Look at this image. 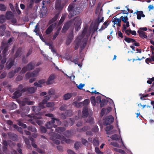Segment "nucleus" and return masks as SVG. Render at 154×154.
I'll list each match as a JSON object with an SVG mask.
<instances>
[{
  "label": "nucleus",
  "mask_w": 154,
  "mask_h": 154,
  "mask_svg": "<svg viewBox=\"0 0 154 154\" xmlns=\"http://www.w3.org/2000/svg\"><path fill=\"white\" fill-rule=\"evenodd\" d=\"M23 86L22 85H20L18 86L17 90L15 91L13 94V96L12 97L13 99H17L22 95V93H24L23 92Z\"/></svg>",
  "instance_id": "1"
},
{
  "label": "nucleus",
  "mask_w": 154,
  "mask_h": 154,
  "mask_svg": "<svg viewBox=\"0 0 154 154\" xmlns=\"http://www.w3.org/2000/svg\"><path fill=\"white\" fill-rule=\"evenodd\" d=\"M75 9H76V8H74V5L73 4H70L68 8V10L69 12V16L70 17H72L74 16V15H75L79 14V12L76 11L75 10Z\"/></svg>",
  "instance_id": "2"
},
{
  "label": "nucleus",
  "mask_w": 154,
  "mask_h": 154,
  "mask_svg": "<svg viewBox=\"0 0 154 154\" xmlns=\"http://www.w3.org/2000/svg\"><path fill=\"white\" fill-rule=\"evenodd\" d=\"M74 24L75 25V28L76 31H78L80 29V25L82 23L81 20L79 17H77L75 18L74 20Z\"/></svg>",
  "instance_id": "3"
},
{
  "label": "nucleus",
  "mask_w": 154,
  "mask_h": 154,
  "mask_svg": "<svg viewBox=\"0 0 154 154\" xmlns=\"http://www.w3.org/2000/svg\"><path fill=\"white\" fill-rule=\"evenodd\" d=\"M104 125H110L113 122L114 118L112 115H110L105 117L104 118Z\"/></svg>",
  "instance_id": "4"
},
{
  "label": "nucleus",
  "mask_w": 154,
  "mask_h": 154,
  "mask_svg": "<svg viewBox=\"0 0 154 154\" xmlns=\"http://www.w3.org/2000/svg\"><path fill=\"white\" fill-rule=\"evenodd\" d=\"M44 114V112H39L36 113L35 115L32 114V115H28L27 116L31 119H40L42 118V116Z\"/></svg>",
  "instance_id": "5"
},
{
  "label": "nucleus",
  "mask_w": 154,
  "mask_h": 154,
  "mask_svg": "<svg viewBox=\"0 0 154 154\" xmlns=\"http://www.w3.org/2000/svg\"><path fill=\"white\" fill-rule=\"evenodd\" d=\"M36 89L37 88L35 87L30 88L26 87L23 88L22 91L23 92H27L29 93L33 94L35 92Z\"/></svg>",
  "instance_id": "6"
},
{
  "label": "nucleus",
  "mask_w": 154,
  "mask_h": 154,
  "mask_svg": "<svg viewBox=\"0 0 154 154\" xmlns=\"http://www.w3.org/2000/svg\"><path fill=\"white\" fill-rule=\"evenodd\" d=\"M56 78V75L54 74H52L50 75L47 81L46 82L47 85H50L53 83L54 80Z\"/></svg>",
  "instance_id": "7"
},
{
  "label": "nucleus",
  "mask_w": 154,
  "mask_h": 154,
  "mask_svg": "<svg viewBox=\"0 0 154 154\" xmlns=\"http://www.w3.org/2000/svg\"><path fill=\"white\" fill-rule=\"evenodd\" d=\"M39 72L38 70H36L31 73L28 72L26 74V77L27 78L29 79L32 77H36Z\"/></svg>",
  "instance_id": "8"
},
{
  "label": "nucleus",
  "mask_w": 154,
  "mask_h": 154,
  "mask_svg": "<svg viewBox=\"0 0 154 154\" xmlns=\"http://www.w3.org/2000/svg\"><path fill=\"white\" fill-rule=\"evenodd\" d=\"M71 24V22L70 21L67 22L65 23L62 30V32H65L69 29Z\"/></svg>",
  "instance_id": "9"
},
{
  "label": "nucleus",
  "mask_w": 154,
  "mask_h": 154,
  "mask_svg": "<svg viewBox=\"0 0 154 154\" xmlns=\"http://www.w3.org/2000/svg\"><path fill=\"white\" fill-rule=\"evenodd\" d=\"M56 137L58 139H60L61 137V140L65 142L66 143H70L72 142V140L69 139H66V138L64 137L63 136H62V137L59 134H56Z\"/></svg>",
  "instance_id": "10"
},
{
  "label": "nucleus",
  "mask_w": 154,
  "mask_h": 154,
  "mask_svg": "<svg viewBox=\"0 0 154 154\" xmlns=\"http://www.w3.org/2000/svg\"><path fill=\"white\" fill-rule=\"evenodd\" d=\"M56 24L55 23L50 25L45 31V33L47 35L50 34L53 30V29L56 26Z\"/></svg>",
  "instance_id": "11"
},
{
  "label": "nucleus",
  "mask_w": 154,
  "mask_h": 154,
  "mask_svg": "<svg viewBox=\"0 0 154 154\" xmlns=\"http://www.w3.org/2000/svg\"><path fill=\"white\" fill-rule=\"evenodd\" d=\"M103 19L104 18L103 17L101 19H100V17L99 16L98 18L95 20L94 22V26L98 27L100 23L103 21Z\"/></svg>",
  "instance_id": "12"
},
{
  "label": "nucleus",
  "mask_w": 154,
  "mask_h": 154,
  "mask_svg": "<svg viewBox=\"0 0 154 154\" xmlns=\"http://www.w3.org/2000/svg\"><path fill=\"white\" fill-rule=\"evenodd\" d=\"M113 127L112 125L106 127L105 128V130L106 131V134H111L114 133V131H111L113 129Z\"/></svg>",
  "instance_id": "13"
},
{
  "label": "nucleus",
  "mask_w": 154,
  "mask_h": 154,
  "mask_svg": "<svg viewBox=\"0 0 154 154\" xmlns=\"http://www.w3.org/2000/svg\"><path fill=\"white\" fill-rule=\"evenodd\" d=\"M8 137L13 141L16 140L17 138V135L11 132H9L8 133Z\"/></svg>",
  "instance_id": "14"
},
{
  "label": "nucleus",
  "mask_w": 154,
  "mask_h": 154,
  "mask_svg": "<svg viewBox=\"0 0 154 154\" xmlns=\"http://www.w3.org/2000/svg\"><path fill=\"white\" fill-rule=\"evenodd\" d=\"M89 115L88 108L86 107H84L82 110V117L83 118L87 117Z\"/></svg>",
  "instance_id": "15"
},
{
  "label": "nucleus",
  "mask_w": 154,
  "mask_h": 154,
  "mask_svg": "<svg viewBox=\"0 0 154 154\" xmlns=\"http://www.w3.org/2000/svg\"><path fill=\"white\" fill-rule=\"evenodd\" d=\"M14 17V15L12 12L11 11H7L5 14V18L8 20H9L12 19Z\"/></svg>",
  "instance_id": "16"
},
{
  "label": "nucleus",
  "mask_w": 154,
  "mask_h": 154,
  "mask_svg": "<svg viewBox=\"0 0 154 154\" xmlns=\"http://www.w3.org/2000/svg\"><path fill=\"white\" fill-rule=\"evenodd\" d=\"M137 33L139 34V35L140 38L143 39L144 38H147V36L145 35L146 32L143 31L138 30Z\"/></svg>",
  "instance_id": "17"
},
{
  "label": "nucleus",
  "mask_w": 154,
  "mask_h": 154,
  "mask_svg": "<svg viewBox=\"0 0 154 154\" xmlns=\"http://www.w3.org/2000/svg\"><path fill=\"white\" fill-rule=\"evenodd\" d=\"M35 65L34 62H31L29 63L26 66L28 71H30L34 68Z\"/></svg>",
  "instance_id": "18"
},
{
  "label": "nucleus",
  "mask_w": 154,
  "mask_h": 154,
  "mask_svg": "<svg viewBox=\"0 0 154 154\" xmlns=\"http://www.w3.org/2000/svg\"><path fill=\"white\" fill-rule=\"evenodd\" d=\"M73 38V35L72 33H70L68 36L67 40L66 43L67 45H69L71 42Z\"/></svg>",
  "instance_id": "19"
},
{
  "label": "nucleus",
  "mask_w": 154,
  "mask_h": 154,
  "mask_svg": "<svg viewBox=\"0 0 154 154\" xmlns=\"http://www.w3.org/2000/svg\"><path fill=\"white\" fill-rule=\"evenodd\" d=\"M87 31V27H85L82 32V33L80 35H79L78 37V38L80 40L82 39L85 36Z\"/></svg>",
  "instance_id": "20"
},
{
  "label": "nucleus",
  "mask_w": 154,
  "mask_h": 154,
  "mask_svg": "<svg viewBox=\"0 0 154 154\" xmlns=\"http://www.w3.org/2000/svg\"><path fill=\"white\" fill-rule=\"evenodd\" d=\"M59 13H58L56 14L53 18L49 20V24H51L59 18Z\"/></svg>",
  "instance_id": "21"
},
{
  "label": "nucleus",
  "mask_w": 154,
  "mask_h": 154,
  "mask_svg": "<svg viewBox=\"0 0 154 154\" xmlns=\"http://www.w3.org/2000/svg\"><path fill=\"white\" fill-rule=\"evenodd\" d=\"M137 18L138 20H140L141 18V17H144L145 15L143 14V11H138L137 12Z\"/></svg>",
  "instance_id": "22"
},
{
  "label": "nucleus",
  "mask_w": 154,
  "mask_h": 154,
  "mask_svg": "<svg viewBox=\"0 0 154 154\" xmlns=\"http://www.w3.org/2000/svg\"><path fill=\"white\" fill-rule=\"evenodd\" d=\"M74 94L72 93H67L65 94L63 96V99L66 100L69 99Z\"/></svg>",
  "instance_id": "23"
},
{
  "label": "nucleus",
  "mask_w": 154,
  "mask_h": 154,
  "mask_svg": "<svg viewBox=\"0 0 154 154\" xmlns=\"http://www.w3.org/2000/svg\"><path fill=\"white\" fill-rule=\"evenodd\" d=\"M53 124L50 122L49 121L45 125V126L47 128V129H50L51 131L52 132L54 131L52 128V126Z\"/></svg>",
  "instance_id": "24"
},
{
  "label": "nucleus",
  "mask_w": 154,
  "mask_h": 154,
  "mask_svg": "<svg viewBox=\"0 0 154 154\" xmlns=\"http://www.w3.org/2000/svg\"><path fill=\"white\" fill-rule=\"evenodd\" d=\"M65 130V128L64 127H59L55 129V131L57 133H61Z\"/></svg>",
  "instance_id": "25"
},
{
  "label": "nucleus",
  "mask_w": 154,
  "mask_h": 154,
  "mask_svg": "<svg viewBox=\"0 0 154 154\" xmlns=\"http://www.w3.org/2000/svg\"><path fill=\"white\" fill-rule=\"evenodd\" d=\"M128 32H129L130 33H131L133 35H136L137 34L136 32L134 30L132 31L131 29H127V30H125V33L128 35H130V33H128Z\"/></svg>",
  "instance_id": "26"
},
{
  "label": "nucleus",
  "mask_w": 154,
  "mask_h": 154,
  "mask_svg": "<svg viewBox=\"0 0 154 154\" xmlns=\"http://www.w3.org/2000/svg\"><path fill=\"white\" fill-rule=\"evenodd\" d=\"M21 48H19L17 50L15 54L14 55V58L15 59L17 58V57H20L21 56Z\"/></svg>",
  "instance_id": "27"
},
{
  "label": "nucleus",
  "mask_w": 154,
  "mask_h": 154,
  "mask_svg": "<svg viewBox=\"0 0 154 154\" xmlns=\"http://www.w3.org/2000/svg\"><path fill=\"white\" fill-rule=\"evenodd\" d=\"M32 110L33 112H36L41 110L40 107L38 106H32Z\"/></svg>",
  "instance_id": "28"
},
{
  "label": "nucleus",
  "mask_w": 154,
  "mask_h": 154,
  "mask_svg": "<svg viewBox=\"0 0 154 154\" xmlns=\"http://www.w3.org/2000/svg\"><path fill=\"white\" fill-rule=\"evenodd\" d=\"M10 60L9 63L6 66V68L8 69H10L12 67L14 62V60H12L11 59V60Z\"/></svg>",
  "instance_id": "29"
},
{
  "label": "nucleus",
  "mask_w": 154,
  "mask_h": 154,
  "mask_svg": "<svg viewBox=\"0 0 154 154\" xmlns=\"http://www.w3.org/2000/svg\"><path fill=\"white\" fill-rule=\"evenodd\" d=\"M27 129L29 131H31L33 132H36L37 130L35 127L32 126H29L27 128Z\"/></svg>",
  "instance_id": "30"
},
{
  "label": "nucleus",
  "mask_w": 154,
  "mask_h": 154,
  "mask_svg": "<svg viewBox=\"0 0 154 154\" xmlns=\"http://www.w3.org/2000/svg\"><path fill=\"white\" fill-rule=\"evenodd\" d=\"M6 56H3V57L0 55V60H1V63L2 64H4L6 61Z\"/></svg>",
  "instance_id": "31"
},
{
  "label": "nucleus",
  "mask_w": 154,
  "mask_h": 154,
  "mask_svg": "<svg viewBox=\"0 0 154 154\" xmlns=\"http://www.w3.org/2000/svg\"><path fill=\"white\" fill-rule=\"evenodd\" d=\"M23 137L24 139L25 143L27 145V147L29 149L30 147H31V146L29 143V139L28 138H25L24 136H23Z\"/></svg>",
  "instance_id": "32"
},
{
  "label": "nucleus",
  "mask_w": 154,
  "mask_h": 154,
  "mask_svg": "<svg viewBox=\"0 0 154 154\" xmlns=\"http://www.w3.org/2000/svg\"><path fill=\"white\" fill-rule=\"evenodd\" d=\"M90 127L89 126H86L83 127L82 128L79 129V130L77 129V131H85L90 129Z\"/></svg>",
  "instance_id": "33"
},
{
  "label": "nucleus",
  "mask_w": 154,
  "mask_h": 154,
  "mask_svg": "<svg viewBox=\"0 0 154 154\" xmlns=\"http://www.w3.org/2000/svg\"><path fill=\"white\" fill-rule=\"evenodd\" d=\"M17 124L24 128H26L27 127L26 125L23 123L20 120L17 121Z\"/></svg>",
  "instance_id": "34"
},
{
  "label": "nucleus",
  "mask_w": 154,
  "mask_h": 154,
  "mask_svg": "<svg viewBox=\"0 0 154 154\" xmlns=\"http://www.w3.org/2000/svg\"><path fill=\"white\" fill-rule=\"evenodd\" d=\"M108 101L106 100L105 99H103L100 102V106L101 107L104 106L107 104Z\"/></svg>",
  "instance_id": "35"
},
{
  "label": "nucleus",
  "mask_w": 154,
  "mask_h": 154,
  "mask_svg": "<svg viewBox=\"0 0 154 154\" xmlns=\"http://www.w3.org/2000/svg\"><path fill=\"white\" fill-rule=\"evenodd\" d=\"M9 46H7L5 48L2 52V54L3 56H7V52L9 49Z\"/></svg>",
  "instance_id": "36"
},
{
  "label": "nucleus",
  "mask_w": 154,
  "mask_h": 154,
  "mask_svg": "<svg viewBox=\"0 0 154 154\" xmlns=\"http://www.w3.org/2000/svg\"><path fill=\"white\" fill-rule=\"evenodd\" d=\"M5 17L3 15H0V23H3L5 21Z\"/></svg>",
  "instance_id": "37"
},
{
  "label": "nucleus",
  "mask_w": 154,
  "mask_h": 154,
  "mask_svg": "<svg viewBox=\"0 0 154 154\" xmlns=\"http://www.w3.org/2000/svg\"><path fill=\"white\" fill-rule=\"evenodd\" d=\"M48 94L50 96L54 95L55 94V90L52 88H51L48 91Z\"/></svg>",
  "instance_id": "38"
},
{
  "label": "nucleus",
  "mask_w": 154,
  "mask_h": 154,
  "mask_svg": "<svg viewBox=\"0 0 154 154\" xmlns=\"http://www.w3.org/2000/svg\"><path fill=\"white\" fill-rule=\"evenodd\" d=\"M65 18L66 16L65 15H62V17L59 22L58 24V26H59L63 22L65 19Z\"/></svg>",
  "instance_id": "39"
},
{
  "label": "nucleus",
  "mask_w": 154,
  "mask_h": 154,
  "mask_svg": "<svg viewBox=\"0 0 154 154\" xmlns=\"http://www.w3.org/2000/svg\"><path fill=\"white\" fill-rule=\"evenodd\" d=\"M99 142L97 138H94L93 141V145L95 146H97L99 145Z\"/></svg>",
  "instance_id": "40"
},
{
  "label": "nucleus",
  "mask_w": 154,
  "mask_h": 154,
  "mask_svg": "<svg viewBox=\"0 0 154 154\" xmlns=\"http://www.w3.org/2000/svg\"><path fill=\"white\" fill-rule=\"evenodd\" d=\"M15 74L14 71H12L8 73V77L10 79Z\"/></svg>",
  "instance_id": "41"
},
{
  "label": "nucleus",
  "mask_w": 154,
  "mask_h": 154,
  "mask_svg": "<svg viewBox=\"0 0 154 154\" xmlns=\"http://www.w3.org/2000/svg\"><path fill=\"white\" fill-rule=\"evenodd\" d=\"M110 138L112 139L116 140H118L119 139V136L116 134H115L112 135L110 137Z\"/></svg>",
  "instance_id": "42"
},
{
  "label": "nucleus",
  "mask_w": 154,
  "mask_h": 154,
  "mask_svg": "<svg viewBox=\"0 0 154 154\" xmlns=\"http://www.w3.org/2000/svg\"><path fill=\"white\" fill-rule=\"evenodd\" d=\"M82 102L83 106H87L90 102V100L88 99H86L84 101Z\"/></svg>",
  "instance_id": "43"
},
{
  "label": "nucleus",
  "mask_w": 154,
  "mask_h": 154,
  "mask_svg": "<svg viewBox=\"0 0 154 154\" xmlns=\"http://www.w3.org/2000/svg\"><path fill=\"white\" fill-rule=\"evenodd\" d=\"M120 18L121 19V20H122V21L124 23H126V22H127L128 21L127 20H128V17L127 16L125 17H123V16H121L120 17Z\"/></svg>",
  "instance_id": "44"
},
{
  "label": "nucleus",
  "mask_w": 154,
  "mask_h": 154,
  "mask_svg": "<svg viewBox=\"0 0 154 154\" xmlns=\"http://www.w3.org/2000/svg\"><path fill=\"white\" fill-rule=\"evenodd\" d=\"M28 99L27 98H25L23 99V101L25 102H27V104L29 105H32L33 104V101H29L28 102Z\"/></svg>",
  "instance_id": "45"
},
{
  "label": "nucleus",
  "mask_w": 154,
  "mask_h": 154,
  "mask_svg": "<svg viewBox=\"0 0 154 154\" xmlns=\"http://www.w3.org/2000/svg\"><path fill=\"white\" fill-rule=\"evenodd\" d=\"M6 8L5 5L3 4H0V10L2 11H6Z\"/></svg>",
  "instance_id": "46"
},
{
  "label": "nucleus",
  "mask_w": 154,
  "mask_h": 154,
  "mask_svg": "<svg viewBox=\"0 0 154 154\" xmlns=\"http://www.w3.org/2000/svg\"><path fill=\"white\" fill-rule=\"evenodd\" d=\"M91 103L94 106H95L96 104L95 98L94 97H92L90 98Z\"/></svg>",
  "instance_id": "47"
},
{
  "label": "nucleus",
  "mask_w": 154,
  "mask_h": 154,
  "mask_svg": "<svg viewBox=\"0 0 154 154\" xmlns=\"http://www.w3.org/2000/svg\"><path fill=\"white\" fill-rule=\"evenodd\" d=\"M55 8L57 10H60L61 9V3L60 2L56 3Z\"/></svg>",
  "instance_id": "48"
},
{
  "label": "nucleus",
  "mask_w": 154,
  "mask_h": 154,
  "mask_svg": "<svg viewBox=\"0 0 154 154\" xmlns=\"http://www.w3.org/2000/svg\"><path fill=\"white\" fill-rule=\"evenodd\" d=\"M65 114L67 116H70L72 115L71 111L70 110H66L65 112Z\"/></svg>",
  "instance_id": "49"
},
{
  "label": "nucleus",
  "mask_w": 154,
  "mask_h": 154,
  "mask_svg": "<svg viewBox=\"0 0 154 154\" xmlns=\"http://www.w3.org/2000/svg\"><path fill=\"white\" fill-rule=\"evenodd\" d=\"M95 151L97 154H103V152L101 151L99 148L97 147L95 148Z\"/></svg>",
  "instance_id": "50"
},
{
  "label": "nucleus",
  "mask_w": 154,
  "mask_h": 154,
  "mask_svg": "<svg viewBox=\"0 0 154 154\" xmlns=\"http://www.w3.org/2000/svg\"><path fill=\"white\" fill-rule=\"evenodd\" d=\"M81 41H79L75 44V46L74 47V49L75 50H76L79 48V46L81 45Z\"/></svg>",
  "instance_id": "51"
},
{
  "label": "nucleus",
  "mask_w": 154,
  "mask_h": 154,
  "mask_svg": "<svg viewBox=\"0 0 154 154\" xmlns=\"http://www.w3.org/2000/svg\"><path fill=\"white\" fill-rule=\"evenodd\" d=\"M80 143L78 141L76 142L74 144V148L76 149H78L79 148Z\"/></svg>",
  "instance_id": "52"
},
{
  "label": "nucleus",
  "mask_w": 154,
  "mask_h": 154,
  "mask_svg": "<svg viewBox=\"0 0 154 154\" xmlns=\"http://www.w3.org/2000/svg\"><path fill=\"white\" fill-rule=\"evenodd\" d=\"M114 24H115L117 23L121 22V19L120 18H114V20L113 21Z\"/></svg>",
  "instance_id": "53"
},
{
  "label": "nucleus",
  "mask_w": 154,
  "mask_h": 154,
  "mask_svg": "<svg viewBox=\"0 0 154 154\" xmlns=\"http://www.w3.org/2000/svg\"><path fill=\"white\" fill-rule=\"evenodd\" d=\"M54 105V103L53 102H48L46 103V106L48 107H52Z\"/></svg>",
  "instance_id": "54"
},
{
  "label": "nucleus",
  "mask_w": 154,
  "mask_h": 154,
  "mask_svg": "<svg viewBox=\"0 0 154 154\" xmlns=\"http://www.w3.org/2000/svg\"><path fill=\"white\" fill-rule=\"evenodd\" d=\"M99 129L98 126L97 125L95 126L92 129V131L93 132H97L98 131Z\"/></svg>",
  "instance_id": "55"
},
{
  "label": "nucleus",
  "mask_w": 154,
  "mask_h": 154,
  "mask_svg": "<svg viewBox=\"0 0 154 154\" xmlns=\"http://www.w3.org/2000/svg\"><path fill=\"white\" fill-rule=\"evenodd\" d=\"M86 42H85L84 43H83L82 46L80 47V52H81L82 51V50L85 48L86 45Z\"/></svg>",
  "instance_id": "56"
},
{
  "label": "nucleus",
  "mask_w": 154,
  "mask_h": 154,
  "mask_svg": "<svg viewBox=\"0 0 154 154\" xmlns=\"http://www.w3.org/2000/svg\"><path fill=\"white\" fill-rule=\"evenodd\" d=\"M114 150L116 151V152L121 153L122 154H124L125 153V151L122 149H117V148H115L114 149Z\"/></svg>",
  "instance_id": "57"
},
{
  "label": "nucleus",
  "mask_w": 154,
  "mask_h": 154,
  "mask_svg": "<svg viewBox=\"0 0 154 154\" xmlns=\"http://www.w3.org/2000/svg\"><path fill=\"white\" fill-rule=\"evenodd\" d=\"M50 139L53 140V142L54 143L56 144H59L60 143V141L54 139V138L50 137Z\"/></svg>",
  "instance_id": "58"
},
{
  "label": "nucleus",
  "mask_w": 154,
  "mask_h": 154,
  "mask_svg": "<svg viewBox=\"0 0 154 154\" xmlns=\"http://www.w3.org/2000/svg\"><path fill=\"white\" fill-rule=\"evenodd\" d=\"M132 38H131L129 37H127L125 36V38H124L125 41L128 43H130L131 42Z\"/></svg>",
  "instance_id": "59"
},
{
  "label": "nucleus",
  "mask_w": 154,
  "mask_h": 154,
  "mask_svg": "<svg viewBox=\"0 0 154 154\" xmlns=\"http://www.w3.org/2000/svg\"><path fill=\"white\" fill-rule=\"evenodd\" d=\"M39 30V28L38 27V25L37 24L35 26V29L34 30V31L36 33V35H38V32Z\"/></svg>",
  "instance_id": "60"
},
{
  "label": "nucleus",
  "mask_w": 154,
  "mask_h": 154,
  "mask_svg": "<svg viewBox=\"0 0 154 154\" xmlns=\"http://www.w3.org/2000/svg\"><path fill=\"white\" fill-rule=\"evenodd\" d=\"M47 128L44 126H42L40 128L41 131L43 133H45L47 131Z\"/></svg>",
  "instance_id": "61"
},
{
  "label": "nucleus",
  "mask_w": 154,
  "mask_h": 154,
  "mask_svg": "<svg viewBox=\"0 0 154 154\" xmlns=\"http://www.w3.org/2000/svg\"><path fill=\"white\" fill-rule=\"evenodd\" d=\"M28 71L26 66L23 67L21 71V73H24L27 71Z\"/></svg>",
  "instance_id": "62"
},
{
  "label": "nucleus",
  "mask_w": 154,
  "mask_h": 154,
  "mask_svg": "<svg viewBox=\"0 0 154 154\" xmlns=\"http://www.w3.org/2000/svg\"><path fill=\"white\" fill-rule=\"evenodd\" d=\"M79 60V58L76 57V58L74 59L73 60H71V62L74 63L75 64H78V61Z\"/></svg>",
  "instance_id": "63"
},
{
  "label": "nucleus",
  "mask_w": 154,
  "mask_h": 154,
  "mask_svg": "<svg viewBox=\"0 0 154 154\" xmlns=\"http://www.w3.org/2000/svg\"><path fill=\"white\" fill-rule=\"evenodd\" d=\"M69 122L70 125L72 126L73 125L75 121L74 119L70 118L69 119Z\"/></svg>",
  "instance_id": "64"
}]
</instances>
